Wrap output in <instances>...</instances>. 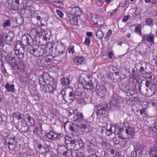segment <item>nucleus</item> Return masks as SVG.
Listing matches in <instances>:
<instances>
[{"label": "nucleus", "instance_id": "nucleus-1", "mask_svg": "<svg viewBox=\"0 0 157 157\" xmlns=\"http://www.w3.org/2000/svg\"><path fill=\"white\" fill-rule=\"evenodd\" d=\"M64 139L66 145L69 148L72 150H79L84 147V143L82 140H72L71 138L67 136H65Z\"/></svg>", "mask_w": 157, "mask_h": 157}, {"label": "nucleus", "instance_id": "nucleus-2", "mask_svg": "<svg viewBox=\"0 0 157 157\" xmlns=\"http://www.w3.org/2000/svg\"><path fill=\"white\" fill-rule=\"evenodd\" d=\"M72 112H69L70 115L68 116L70 119L72 121L78 123V126L80 128L86 129V126L85 122L84 121L83 116L82 113L78 112L77 110H72Z\"/></svg>", "mask_w": 157, "mask_h": 157}, {"label": "nucleus", "instance_id": "nucleus-3", "mask_svg": "<svg viewBox=\"0 0 157 157\" xmlns=\"http://www.w3.org/2000/svg\"><path fill=\"white\" fill-rule=\"evenodd\" d=\"M61 93L65 102L72 103L75 100V92L73 89H64L61 91Z\"/></svg>", "mask_w": 157, "mask_h": 157}, {"label": "nucleus", "instance_id": "nucleus-4", "mask_svg": "<svg viewBox=\"0 0 157 157\" xmlns=\"http://www.w3.org/2000/svg\"><path fill=\"white\" fill-rule=\"evenodd\" d=\"M139 65L141 66L139 70L140 74L144 75L151 74L154 69L153 66L150 64L145 62H142Z\"/></svg>", "mask_w": 157, "mask_h": 157}, {"label": "nucleus", "instance_id": "nucleus-5", "mask_svg": "<svg viewBox=\"0 0 157 157\" xmlns=\"http://www.w3.org/2000/svg\"><path fill=\"white\" fill-rule=\"evenodd\" d=\"M110 108L113 110L117 109L118 110L123 109L124 108L122 102L120 101L119 99L115 95H113L111 97L110 101Z\"/></svg>", "mask_w": 157, "mask_h": 157}, {"label": "nucleus", "instance_id": "nucleus-6", "mask_svg": "<svg viewBox=\"0 0 157 157\" xmlns=\"http://www.w3.org/2000/svg\"><path fill=\"white\" fill-rule=\"evenodd\" d=\"M40 84L41 90L44 92L53 93L56 90V84L54 82H51L52 84H47L45 83H41L40 82Z\"/></svg>", "mask_w": 157, "mask_h": 157}, {"label": "nucleus", "instance_id": "nucleus-7", "mask_svg": "<svg viewBox=\"0 0 157 157\" xmlns=\"http://www.w3.org/2000/svg\"><path fill=\"white\" fill-rule=\"evenodd\" d=\"M134 132V129L132 127L128 126L126 128L125 133L123 134L121 132L118 136L121 137L123 139H129L132 137Z\"/></svg>", "mask_w": 157, "mask_h": 157}, {"label": "nucleus", "instance_id": "nucleus-8", "mask_svg": "<svg viewBox=\"0 0 157 157\" xmlns=\"http://www.w3.org/2000/svg\"><path fill=\"white\" fill-rule=\"evenodd\" d=\"M37 148L39 152L42 154H45L49 150L46 141L43 139L40 140V144L38 145Z\"/></svg>", "mask_w": 157, "mask_h": 157}, {"label": "nucleus", "instance_id": "nucleus-9", "mask_svg": "<svg viewBox=\"0 0 157 157\" xmlns=\"http://www.w3.org/2000/svg\"><path fill=\"white\" fill-rule=\"evenodd\" d=\"M96 113L97 115H105L108 109L107 105L105 103L100 104L96 106Z\"/></svg>", "mask_w": 157, "mask_h": 157}, {"label": "nucleus", "instance_id": "nucleus-10", "mask_svg": "<svg viewBox=\"0 0 157 157\" xmlns=\"http://www.w3.org/2000/svg\"><path fill=\"white\" fill-rule=\"evenodd\" d=\"M146 95L147 97H151L157 92V82L151 84L149 89H146Z\"/></svg>", "mask_w": 157, "mask_h": 157}, {"label": "nucleus", "instance_id": "nucleus-11", "mask_svg": "<svg viewBox=\"0 0 157 157\" xmlns=\"http://www.w3.org/2000/svg\"><path fill=\"white\" fill-rule=\"evenodd\" d=\"M81 83L85 89L89 90L91 92H93L94 90V84L91 81L87 82L85 79H83Z\"/></svg>", "mask_w": 157, "mask_h": 157}, {"label": "nucleus", "instance_id": "nucleus-12", "mask_svg": "<svg viewBox=\"0 0 157 157\" xmlns=\"http://www.w3.org/2000/svg\"><path fill=\"white\" fill-rule=\"evenodd\" d=\"M5 59L6 63L14 69L16 64V61L14 58L7 55L5 57Z\"/></svg>", "mask_w": 157, "mask_h": 157}, {"label": "nucleus", "instance_id": "nucleus-13", "mask_svg": "<svg viewBox=\"0 0 157 157\" xmlns=\"http://www.w3.org/2000/svg\"><path fill=\"white\" fill-rule=\"evenodd\" d=\"M82 14L80 8L78 6H75L72 8L69 15L73 16L79 17Z\"/></svg>", "mask_w": 157, "mask_h": 157}, {"label": "nucleus", "instance_id": "nucleus-14", "mask_svg": "<svg viewBox=\"0 0 157 157\" xmlns=\"http://www.w3.org/2000/svg\"><path fill=\"white\" fill-rule=\"evenodd\" d=\"M59 135V134L52 131H51L49 132L46 133V136L49 139L52 140H57V138Z\"/></svg>", "mask_w": 157, "mask_h": 157}, {"label": "nucleus", "instance_id": "nucleus-15", "mask_svg": "<svg viewBox=\"0 0 157 157\" xmlns=\"http://www.w3.org/2000/svg\"><path fill=\"white\" fill-rule=\"evenodd\" d=\"M97 94L100 96L101 94L105 95L106 92V90L105 87L104 85L100 86L98 84H97L95 87Z\"/></svg>", "mask_w": 157, "mask_h": 157}, {"label": "nucleus", "instance_id": "nucleus-16", "mask_svg": "<svg viewBox=\"0 0 157 157\" xmlns=\"http://www.w3.org/2000/svg\"><path fill=\"white\" fill-rule=\"evenodd\" d=\"M134 149L131 153V155L134 157H140L141 155L142 150L138 147L134 146Z\"/></svg>", "mask_w": 157, "mask_h": 157}, {"label": "nucleus", "instance_id": "nucleus-17", "mask_svg": "<svg viewBox=\"0 0 157 157\" xmlns=\"http://www.w3.org/2000/svg\"><path fill=\"white\" fill-rule=\"evenodd\" d=\"M14 138H9L8 143V147L10 150L15 149L16 147V142L15 141Z\"/></svg>", "mask_w": 157, "mask_h": 157}, {"label": "nucleus", "instance_id": "nucleus-18", "mask_svg": "<svg viewBox=\"0 0 157 157\" xmlns=\"http://www.w3.org/2000/svg\"><path fill=\"white\" fill-rule=\"evenodd\" d=\"M76 125L73 124L70 122H66L64 124V127L65 129H69L72 131H75L76 129Z\"/></svg>", "mask_w": 157, "mask_h": 157}, {"label": "nucleus", "instance_id": "nucleus-19", "mask_svg": "<svg viewBox=\"0 0 157 157\" xmlns=\"http://www.w3.org/2000/svg\"><path fill=\"white\" fill-rule=\"evenodd\" d=\"M43 83L47 84H52L51 82H53V79L52 78L50 77L49 75L48 74H45L43 75Z\"/></svg>", "mask_w": 157, "mask_h": 157}, {"label": "nucleus", "instance_id": "nucleus-20", "mask_svg": "<svg viewBox=\"0 0 157 157\" xmlns=\"http://www.w3.org/2000/svg\"><path fill=\"white\" fill-rule=\"evenodd\" d=\"M20 4L19 0H13L12 3L11 5L9 4V6L10 5L11 7L10 9L11 10H19L18 5Z\"/></svg>", "mask_w": 157, "mask_h": 157}, {"label": "nucleus", "instance_id": "nucleus-21", "mask_svg": "<svg viewBox=\"0 0 157 157\" xmlns=\"http://www.w3.org/2000/svg\"><path fill=\"white\" fill-rule=\"evenodd\" d=\"M51 47L49 49V53H51V55L54 57L58 56L60 55L58 49L56 48V47L54 48V50L53 49V46L52 45V44H51Z\"/></svg>", "mask_w": 157, "mask_h": 157}, {"label": "nucleus", "instance_id": "nucleus-22", "mask_svg": "<svg viewBox=\"0 0 157 157\" xmlns=\"http://www.w3.org/2000/svg\"><path fill=\"white\" fill-rule=\"evenodd\" d=\"M68 18L69 19L71 24L74 25H78V19L76 16H73L71 15H69Z\"/></svg>", "mask_w": 157, "mask_h": 157}, {"label": "nucleus", "instance_id": "nucleus-23", "mask_svg": "<svg viewBox=\"0 0 157 157\" xmlns=\"http://www.w3.org/2000/svg\"><path fill=\"white\" fill-rule=\"evenodd\" d=\"M5 87L8 92L13 93L15 91L14 85L13 84H10L7 82L5 85Z\"/></svg>", "mask_w": 157, "mask_h": 157}, {"label": "nucleus", "instance_id": "nucleus-24", "mask_svg": "<svg viewBox=\"0 0 157 157\" xmlns=\"http://www.w3.org/2000/svg\"><path fill=\"white\" fill-rule=\"evenodd\" d=\"M84 60V57L82 56L75 57L74 59V62L76 65H80L82 63Z\"/></svg>", "mask_w": 157, "mask_h": 157}, {"label": "nucleus", "instance_id": "nucleus-25", "mask_svg": "<svg viewBox=\"0 0 157 157\" xmlns=\"http://www.w3.org/2000/svg\"><path fill=\"white\" fill-rule=\"evenodd\" d=\"M14 69L20 71H23L25 68L24 65L21 61H20L17 64L16 63Z\"/></svg>", "mask_w": 157, "mask_h": 157}, {"label": "nucleus", "instance_id": "nucleus-26", "mask_svg": "<svg viewBox=\"0 0 157 157\" xmlns=\"http://www.w3.org/2000/svg\"><path fill=\"white\" fill-rule=\"evenodd\" d=\"M109 129V131H111L113 134L116 135L117 134L118 136H119V134L121 132L119 131V129L118 127L116 125L111 126Z\"/></svg>", "mask_w": 157, "mask_h": 157}, {"label": "nucleus", "instance_id": "nucleus-27", "mask_svg": "<svg viewBox=\"0 0 157 157\" xmlns=\"http://www.w3.org/2000/svg\"><path fill=\"white\" fill-rule=\"evenodd\" d=\"M18 129L19 131L23 132H25L28 131L29 129V127L26 124H24V125L21 124H19L18 126Z\"/></svg>", "mask_w": 157, "mask_h": 157}, {"label": "nucleus", "instance_id": "nucleus-28", "mask_svg": "<svg viewBox=\"0 0 157 157\" xmlns=\"http://www.w3.org/2000/svg\"><path fill=\"white\" fill-rule=\"evenodd\" d=\"M146 154L147 155V153H148L149 156L151 157H157V151L156 148H151L150 151H146Z\"/></svg>", "mask_w": 157, "mask_h": 157}, {"label": "nucleus", "instance_id": "nucleus-29", "mask_svg": "<svg viewBox=\"0 0 157 157\" xmlns=\"http://www.w3.org/2000/svg\"><path fill=\"white\" fill-rule=\"evenodd\" d=\"M67 150L64 145L59 146L57 149V152L58 154L63 155Z\"/></svg>", "mask_w": 157, "mask_h": 157}, {"label": "nucleus", "instance_id": "nucleus-30", "mask_svg": "<svg viewBox=\"0 0 157 157\" xmlns=\"http://www.w3.org/2000/svg\"><path fill=\"white\" fill-rule=\"evenodd\" d=\"M119 86V88L122 90L124 92H127V91L128 90V86L127 84L124 83L123 82H121L118 83Z\"/></svg>", "mask_w": 157, "mask_h": 157}, {"label": "nucleus", "instance_id": "nucleus-31", "mask_svg": "<svg viewBox=\"0 0 157 157\" xmlns=\"http://www.w3.org/2000/svg\"><path fill=\"white\" fill-rule=\"evenodd\" d=\"M0 49H2L3 51L5 52H8L10 50L11 48L10 45L4 44L2 46H0Z\"/></svg>", "mask_w": 157, "mask_h": 157}, {"label": "nucleus", "instance_id": "nucleus-32", "mask_svg": "<svg viewBox=\"0 0 157 157\" xmlns=\"http://www.w3.org/2000/svg\"><path fill=\"white\" fill-rule=\"evenodd\" d=\"M61 83L63 86H67L70 83V80L68 78L63 77L61 79Z\"/></svg>", "mask_w": 157, "mask_h": 157}, {"label": "nucleus", "instance_id": "nucleus-33", "mask_svg": "<svg viewBox=\"0 0 157 157\" xmlns=\"http://www.w3.org/2000/svg\"><path fill=\"white\" fill-rule=\"evenodd\" d=\"M136 92L137 90L136 89L134 88L133 89L128 88L127 92H125V93H126L127 95L128 96H132L133 95L136 94Z\"/></svg>", "mask_w": 157, "mask_h": 157}, {"label": "nucleus", "instance_id": "nucleus-34", "mask_svg": "<svg viewBox=\"0 0 157 157\" xmlns=\"http://www.w3.org/2000/svg\"><path fill=\"white\" fill-rule=\"evenodd\" d=\"M91 17L90 19L93 21L94 24L99 25L98 21L97 16L94 14L90 13Z\"/></svg>", "mask_w": 157, "mask_h": 157}, {"label": "nucleus", "instance_id": "nucleus-35", "mask_svg": "<svg viewBox=\"0 0 157 157\" xmlns=\"http://www.w3.org/2000/svg\"><path fill=\"white\" fill-rule=\"evenodd\" d=\"M56 48L58 49L60 55L64 52L65 49L64 46L62 44H58L56 46Z\"/></svg>", "mask_w": 157, "mask_h": 157}, {"label": "nucleus", "instance_id": "nucleus-36", "mask_svg": "<svg viewBox=\"0 0 157 157\" xmlns=\"http://www.w3.org/2000/svg\"><path fill=\"white\" fill-rule=\"evenodd\" d=\"M147 41L148 42L154 43V34H146Z\"/></svg>", "mask_w": 157, "mask_h": 157}, {"label": "nucleus", "instance_id": "nucleus-37", "mask_svg": "<svg viewBox=\"0 0 157 157\" xmlns=\"http://www.w3.org/2000/svg\"><path fill=\"white\" fill-rule=\"evenodd\" d=\"M29 77L27 75H23L19 78L20 81L22 82L26 83L29 81Z\"/></svg>", "mask_w": 157, "mask_h": 157}, {"label": "nucleus", "instance_id": "nucleus-38", "mask_svg": "<svg viewBox=\"0 0 157 157\" xmlns=\"http://www.w3.org/2000/svg\"><path fill=\"white\" fill-rule=\"evenodd\" d=\"M30 33L31 35L34 36V38L37 37H39L40 36V33L39 31H37L36 30L33 29H32L30 32Z\"/></svg>", "mask_w": 157, "mask_h": 157}, {"label": "nucleus", "instance_id": "nucleus-39", "mask_svg": "<svg viewBox=\"0 0 157 157\" xmlns=\"http://www.w3.org/2000/svg\"><path fill=\"white\" fill-rule=\"evenodd\" d=\"M29 52L31 54L33 55L36 57H38L39 49L33 48L32 49L30 50Z\"/></svg>", "mask_w": 157, "mask_h": 157}, {"label": "nucleus", "instance_id": "nucleus-40", "mask_svg": "<svg viewBox=\"0 0 157 157\" xmlns=\"http://www.w3.org/2000/svg\"><path fill=\"white\" fill-rule=\"evenodd\" d=\"M115 153L114 150H111L110 151L105 152V157H114Z\"/></svg>", "mask_w": 157, "mask_h": 157}, {"label": "nucleus", "instance_id": "nucleus-41", "mask_svg": "<svg viewBox=\"0 0 157 157\" xmlns=\"http://www.w3.org/2000/svg\"><path fill=\"white\" fill-rule=\"evenodd\" d=\"M12 117L14 120V119H17L18 120H20L21 119V114L19 112L14 113L12 115Z\"/></svg>", "mask_w": 157, "mask_h": 157}, {"label": "nucleus", "instance_id": "nucleus-42", "mask_svg": "<svg viewBox=\"0 0 157 157\" xmlns=\"http://www.w3.org/2000/svg\"><path fill=\"white\" fill-rule=\"evenodd\" d=\"M135 32L138 34L141 35L142 34L141 31V25L138 24L135 29Z\"/></svg>", "mask_w": 157, "mask_h": 157}, {"label": "nucleus", "instance_id": "nucleus-43", "mask_svg": "<svg viewBox=\"0 0 157 157\" xmlns=\"http://www.w3.org/2000/svg\"><path fill=\"white\" fill-rule=\"evenodd\" d=\"M96 36L98 37L99 39H101L104 36L103 32L100 30H98L96 32Z\"/></svg>", "mask_w": 157, "mask_h": 157}, {"label": "nucleus", "instance_id": "nucleus-44", "mask_svg": "<svg viewBox=\"0 0 157 157\" xmlns=\"http://www.w3.org/2000/svg\"><path fill=\"white\" fill-rule=\"evenodd\" d=\"M11 25V23L9 19H7L3 23L2 26L4 29H5L7 27H10Z\"/></svg>", "mask_w": 157, "mask_h": 157}, {"label": "nucleus", "instance_id": "nucleus-45", "mask_svg": "<svg viewBox=\"0 0 157 157\" xmlns=\"http://www.w3.org/2000/svg\"><path fill=\"white\" fill-rule=\"evenodd\" d=\"M46 50L44 48L39 49V53L38 57L40 56H44V55H46Z\"/></svg>", "mask_w": 157, "mask_h": 157}, {"label": "nucleus", "instance_id": "nucleus-46", "mask_svg": "<svg viewBox=\"0 0 157 157\" xmlns=\"http://www.w3.org/2000/svg\"><path fill=\"white\" fill-rule=\"evenodd\" d=\"M145 22L146 25L150 26H152L153 25V21L152 18H147Z\"/></svg>", "mask_w": 157, "mask_h": 157}, {"label": "nucleus", "instance_id": "nucleus-47", "mask_svg": "<svg viewBox=\"0 0 157 157\" xmlns=\"http://www.w3.org/2000/svg\"><path fill=\"white\" fill-rule=\"evenodd\" d=\"M63 155L65 157H73L72 151L70 150H67Z\"/></svg>", "mask_w": 157, "mask_h": 157}, {"label": "nucleus", "instance_id": "nucleus-48", "mask_svg": "<svg viewBox=\"0 0 157 157\" xmlns=\"http://www.w3.org/2000/svg\"><path fill=\"white\" fill-rule=\"evenodd\" d=\"M22 44L23 43L20 41H17L15 45L14 48H15V49L20 50Z\"/></svg>", "mask_w": 157, "mask_h": 157}, {"label": "nucleus", "instance_id": "nucleus-49", "mask_svg": "<svg viewBox=\"0 0 157 157\" xmlns=\"http://www.w3.org/2000/svg\"><path fill=\"white\" fill-rule=\"evenodd\" d=\"M82 93L80 92L79 89H77L75 92V98H78L79 97H81Z\"/></svg>", "mask_w": 157, "mask_h": 157}, {"label": "nucleus", "instance_id": "nucleus-50", "mask_svg": "<svg viewBox=\"0 0 157 157\" xmlns=\"http://www.w3.org/2000/svg\"><path fill=\"white\" fill-rule=\"evenodd\" d=\"M27 40V44L28 45H32L34 43V40L30 36H28Z\"/></svg>", "mask_w": 157, "mask_h": 157}, {"label": "nucleus", "instance_id": "nucleus-51", "mask_svg": "<svg viewBox=\"0 0 157 157\" xmlns=\"http://www.w3.org/2000/svg\"><path fill=\"white\" fill-rule=\"evenodd\" d=\"M5 42L4 35L3 34H0V46L3 45Z\"/></svg>", "mask_w": 157, "mask_h": 157}, {"label": "nucleus", "instance_id": "nucleus-52", "mask_svg": "<svg viewBox=\"0 0 157 157\" xmlns=\"http://www.w3.org/2000/svg\"><path fill=\"white\" fill-rule=\"evenodd\" d=\"M112 34V31L111 30H108V32L106 33V35L105 37V39L106 40H108L109 39L110 36Z\"/></svg>", "mask_w": 157, "mask_h": 157}, {"label": "nucleus", "instance_id": "nucleus-53", "mask_svg": "<svg viewBox=\"0 0 157 157\" xmlns=\"http://www.w3.org/2000/svg\"><path fill=\"white\" fill-rule=\"evenodd\" d=\"M5 41H6L9 43L11 42L12 41V38L10 36H9L8 34H6L5 35Z\"/></svg>", "mask_w": 157, "mask_h": 157}, {"label": "nucleus", "instance_id": "nucleus-54", "mask_svg": "<svg viewBox=\"0 0 157 157\" xmlns=\"http://www.w3.org/2000/svg\"><path fill=\"white\" fill-rule=\"evenodd\" d=\"M1 67L2 71V72L6 75L7 73L6 70L4 65L3 63L2 62L1 64Z\"/></svg>", "mask_w": 157, "mask_h": 157}, {"label": "nucleus", "instance_id": "nucleus-55", "mask_svg": "<svg viewBox=\"0 0 157 157\" xmlns=\"http://www.w3.org/2000/svg\"><path fill=\"white\" fill-rule=\"evenodd\" d=\"M95 146L93 144H91L89 146L88 151L89 152H93L94 150Z\"/></svg>", "mask_w": 157, "mask_h": 157}, {"label": "nucleus", "instance_id": "nucleus-56", "mask_svg": "<svg viewBox=\"0 0 157 157\" xmlns=\"http://www.w3.org/2000/svg\"><path fill=\"white\" fill-rule=\"evenodd\" d=\"M101 144L102 147L103 148H106L108 147L109 144L108 143H106L105 141H102L101 143Z\"/></svg>", "mask_w": 157, "mask_h": 157}, {"label": "nucleus", "instance_id": "nucleus-57", "mask_svg": "<svg viewBox=\"0 0 157 157\" xmlns=\"http://www.w3.org/2000/svg\"><path fill=\"white\" fill-rule=\"evenodd\" d=\"M56 12L57 15H58L60 18H63V13L61 10H56Z\"/></svg>", "mask_w": 157, "mask_h": 157}, {"label": "nucleus", "instance_id": "nucleus-58", "mask_svg": "<svg viewBox=\"0 0 157 157\" xmlns=\"http://www.w3.org/2000/svg\"><path fill=\"white\" fill-rule=\"evenodd\" d=\"M124 76L123 75V77H120V76H119V77H117L116 78L117 79L116 80V81L118 83H121V81H123L124 78Z\"/></svg>", "mask_w": 157, "mask_h": 157}, {"label": "nucleus", "instance_id": "nucleus-59", "mask_svg": "<svg viewBox=\"0 0 157 157\" xmlns=\"http://www.w3.org/2000/svg\"><path fill=\"white\" fill-rule=\"evenodd\" d=\"M74 46L73 45L71 46L68 49V52L69 53L71 52L72 54H73L74 52Z\"/></svg>", "mask_w": 157, "mask_h": 157}, {"label": "nucleus", "instance_id": "nucleus-60", "mask_svg": "<svg viewBox=\"0 0 157 157\" xmlns=\"http://www.w3.org/2000/svg\"><path fill=\"white\" fill-rule=\"evenodd\" d=\"M131 16L130 15H128L125 16L123 19H122V21L124 22H125L127 21L130 18Z\"/></svg>", "mask_w": 157, "mask_h": 157}, {"label": "nucleus", "instance_id": "nucleus-61", "mask_svg": "<svg viewBox=\"0 0 157 157\" xmlns=\"http://www.w3.org/2000/svg\"><path fill=\"white\" fill-rule=\"evenodd\" d=\"M105 2V0H98L97 2V4L98 6H101Z\"/></svg>", "mask_w": 157, "mask_h": 157}, {"label": "nucleus", "instance_id": "nucleus-62", "mask_svg": "<svg viewBox=\"0 0 157 157\" xmlns=\"http://www.w3.org/2000/svg\"><path fill=\"white\" fill-rule=\"evenodd\" d=\"M24 52L23 51H21L20 53L17 56V57L20 59H21L24 57Z\"/></svg>", "mask_w": 157, "mask_h": 157}, {"label": "nucleus", "instance_id": "nucleus-63", "mask_svg": "<svg viewBox=\"0 0 157 157\" xmlns=\"http://www.w3.org/2000/svg\"><path fill=\"white\" fill-rule=\"evenodd\" d=\"M28 120L31 124H34V120L32 117H28Z\"/></svg>", "mask_w": 157, "mask_h": 157}, {"label": "nucleus", "instance_id": "nucleus-64", "mask_svg": "<svg viewBox=\"0 0 157 157\" xmlns=\"http://www.w3.org/2000/svg\"><path fill=\"white\" fill-rule=\"evenodd\" d=\"M90 39L89 37H87L85 39L84 44L87 46L89 45L90 43Z\"/></svg>", "mask_w": 157, "mask_h": 157}]
</instances>
